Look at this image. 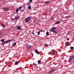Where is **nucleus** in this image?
Instances as JSON below:
<instances>
[{
	"instance_id": "f3484780",
	"label": "nucleus",
	"mask_w": 74,
	"mask_h": 74,
	"mask_svg": "<svg viewBox=\"0 0 74 74\" xmlns=\"http://www.w3.org/2000/svg\"><path fill=\"white\" fill-rule=\"evenodd\" d=\"M58 23H59V22L58 21H57L55 23L56 25H57V24H58Z\"/></svg>"
},
{
	"instance_id": "412c9836",
	"label": "nucleus",
	"mask_w": 74,
	"mask_h": 74,
	"mask_svg": "<svg viewBox=\"0 0 74 74\" xmlns=\"http://www.w3.org/2000/svg\"><path fill=\"white\" fill-rule=\"evenodd\" d=\"M15 64L16 65H17L18 64V61H16L15 62Z\"/></svg>"
},
{
	"instance_id": "2eb2a0df",
	"label": "nucleus",
	"mask_w": 74,
	"mask_h": 74,
	"mask_svg": "<svg viewBox=\"0 0 74 74\" xmlns=\"http://www.w3.org/2000/svg\"><path fill=\"white\" fill-rule=\"evenodd\" d=\"M4 41H5V40L4 39H2L1 40V42H4Z\"/></svg>"
},
{
	"instance_id": "e433bc0d",
	"label": "nucleus",
	"mask_w": 74,
	"mask_h": 74,
	"mask_svg": "<svg viewBox=\"0 0 74 74\" xmlns=\"http://www.w3.org/2000/svg\"><path fill=\"white\" fill-rule=\"evenodd\" d=\"M0 35H1V32H0Z\"/></svg>"
},
{
	"instance_id": "7c9ffc66",
	"label": "nucleus",
	"mask_w": 74,
	"mask_h": 74,
	"mask_svg": "<svg viewBox=\"0 0 74 74\" xmlns=\"http://www.w3.org/2000/svg\"><path fill=\"white\" fill-rule=\"evenodd\" d=\"M32 34H33V35H34V32H32Z\"/></svg>"
},
{
	"instance_id": "b1692460",
	"label": "nucleus",
	"mask_w": 74,
	"mask_h": 74,
	"mask_svg": "<svg viewBox=\"0 0 74 74\" xmlns=\"http://www.w3.org/2000/svg\"><path fill=\"white\" fill-rule=\"evenodd\" d=\"M28 9H30V8H31V6H29L28 7Z\"/></svg>"
},
{
	"instance_id": "393cba45",
	"label": "nucleus",
	"mask_w": 74,
	"mask_h": 74,
	"mask_svg": "<svg viewBox=\"0 0 74 74\" xmlns=\"http://www.w3.org/2000/svg\"><path fill=\"white\" fill-rule=\"evenodd\" d=\"M70 48L71 49H73V47H71Z\"/></svg>"
},
{
	"instance_id": "bb28decb",
	"label": "nucleus",
	"mask_w": 74,
	"mask_h": 74,
	"mask_svg": "<svg viewBox=\"0 0 74 74\" xmlns=\"http://www.w3.org/2000/svg\"><path fill=\"white\" fill-rule=\"evenodd\" d=\"M12 21H14L15 20H14V19L13 18H12Z\"/></svg>"
},
{
	"instance_id": "4be33fe9",
	"label": "nucleus",
	"mask_w": 74,
	"mask_h": 74,
	"mask_svg": "<svg viewBox=\"0 0 74 74\" xmlns=\"http://www.w3.org/2000/svg\"><path fill=\"white\" fill-rule=\"evenodd\" d=\"M53 32L54 33H55V34H58V32H57L55 31Z\"/></svg>"
},
{
	"instance_id": "f704fd0d",
	"label": "nucleus",
	"mask_w": 74,
	"mask_h": 74,
	"mask_svg": "<svg viewBox=\"0 0 74 74\" xmlns=\"http://www.w3.org/2000/svg\"><path fill=\"white\" fill-rule=\"evenodd\" d=\"M67 40H69V38H67Z\"/></svg>"
},
{
	"instance_id": "dca6fc26",
	"label": "nucleus",
	"mask_w": 74,
	"mask_h": 74,
	"mask_svg": "<svg viewBox=\"0 0 74 74\" xmlns=\"http://www.w3.org/2000/svg\"><path fill=\"white\" fill-rule=\"evenodd\" d=\"M8 41V40L6 41L5 42V44H7V43H8V42H9Z\"/></svg>"
},
{
	"instance_id": "0eeeda50",
	"label": "nucleus",
	"mask_w": 74,
	"mask_h": 74,
	"mask_svg": "<svg viewBox=\"0 0 74 74\" xmlns=\"http://www.w3.org/2000/svg\"><path fill=\"white\" fill-rule=\"evenodd\" d=\"M35 52L36 53H37V54H38V55L40 54L39 53H38V50H37V49H36V50H35Z\"/></svg>"
},
{
	"instance_id": "c85d7f7f",
	"label": "nucleus",
	"mask_w": 74,
	"mask_h": 74,
	"mask_svg": "<svg viewBox=\"0 0 74 74\" xmlns=\"http://www.w3.org/2000/svg\"><path fill=\"white\" fill-rule=\"evenodd\" d=\"M69 17H70V16H66V18H69Z\"/></svg>"
},
{
	"instance_id": "c9c22d12",
	"label": "nucleus",
	"mask_w": 74,
	"mask_h": 74,
	"mask_svg": "<svg viewBox=\"0 0 74 74\" xmlns=\"http://www.w3.org/2000/svg\"><path fill=\"white\" fill-rule=\"evenodd\" d=\"M27 5H30L29 4V3H28Z\"/></svg>"
},
{
	"instance_id": "5701e85b",
	"label": "nucleus",
	"mask_w": 74,
	"mask_h": 74,
	"mask_svg": "<svg viewBox=\"0 0 74 74\" xmlns=\"http://www.w3.org/2000/svg\"><path fill=\"white\" fill-rule=\"evenodd\" d=\"M52 52L54 55H55V51H53Z\"/></svg>"
},
{
	"instance_id": "423d86ee",
	"label": "nucleus",
	"mask_w": 74,
	"mask_h": 74,
	"mask_svg": "<svg viewBox=\"0 0 74 74\" xmlns=\"http://www.w3.org/2000/svg\"><path fill=\"white\" fill-rule=\"evenodd\" d=\"M3 9V10H4V11H9V8H4Z\"/></svg>"
},
{
	"instance_id": "72a5a7b5",
	"label": "nucleus",
	"mask_w": 74,
	"mask_h": 74,
	"mask_svg": "<svg viewBox=\"0 0 74 74\" xmlns=\"http://www.w3.org/2000/svg\"><path fill=\"white\" fill-rule=\"evenodd\" d=\"M66 45H67V46H69V45H68V44H67V43H66Z\"/></svg>"
},
{
	"instance_id": "a211bd4d",
	"label": "nucleus",
	"mask_w": 74,
	"mask_h": 74,
	"mask_svg": "<svg viewBox=\"0 0 74 74\" xmlns=\"http://www.w3.org/2000/svg\"><path fill=\"white\" fill-rule=\"evenodd\" d=\"M19 10V9L18 8H17V9H16V12H18V11H19V10Z\"/></svg>"
},
{
	"instance_id": "9d476101",
	"label": "nucleus",
	"mask_w": 74,
	"mask_h": 74,
	"mask_svg": "<svg viewBox=\"0 0 74 74\" xmlns=\"http://www.w3.org/2000/svg\"><path fill=\"white\" fill-rule=\"evenodd\" d=\"M17 28L18 30H21V27H20V26H18Z\"/></svg>"
},
{
	"instance_id": "4468645a",
	"label": "nucleus",
	"mask_w": 74,
	"mask_h": 74,
	"mask_svg": "<svg viewBox=\"0 0 74 74\" xmlns=\"http://www.w3.org/2000/svg\"><path fill=\"white\" fill-rule=\"evenodd\" d=\"M16 43L15 42L13 44V46H15L16 45Z\"/></svg>"
},
{
	"instance_id": "6e6552de",
	"label": "nucleus",
	"mask_w": 74,
	"mask_h": 74,
	"mask_svg": "<svg viewBox=\"0 0 74 74\" xmlns=\"http://www.w3.org/2000/svg\"><path fill=\"white\" fill-rule=\"evenodd\" d=\"M1 26H2L3 28H5V25H4L3 24V23H2L1 24Z\"/></svg>"
},
{
	"instance_id": "7ed1b4c3",
	"label": "nucleus",
	"mask_w": 74,
	"mask_h": 74,
	"mask_svg": "<svg viewBox=\"0 0 74 74\" xmlns=\"http://www.w3.org/2000/svg\"><path fill=\"white\" fill-rule=\"evenodd\" d=\"M26 47H27V49H31V48H32V46L31 45H29L28 44H27L26 45Z\"/></svg>"
},
{
	"instance_id": "c756f323",
	"label": "nucleus",
	"mask_w": 74,
	"mask_h": 74,
	"mask_svg": "<svg viewBox=\"0 0 74 74\" xmlns=\"http://www.w3.org/2000/svg\"><path fill=\"white\" fill-rule=\"evenodd\" d=\"M8 41L9 42H11L12 41V40H8Z\"/></svg>"
},
{
	"instance_id": "20e7f679",
	"label": "nucleus",
	"mask_w": 74,
	"mask_h": 74,
	"mask_svg": "<svg viewBox=\"0 0 74 74\" xmlns=\"http://www.w3.org/2000/svg\"><path fill=\"white\" fill-rule=\"evenodd\" d=\"M55 71V69H52L49 72V74H52V73H53V72H54V71Z\"/></svg>"
},
{
	"instance_id": "9b49d317",
	"label": "nucleus",
	"mask_w": 74,
	"mask_h": 74,
	"mask_svg": "<svg viewBox=\"0 0 74 74\" xmlns=\"http://www.w3.org/2000/svg\"><path fill=\"white\" fill-rule=\"evenodd\" d=\"M45 4H48L49 3H50V1H45Z\"/></svg>"
},
{
	"instance_id": "473e14b6",
	"label": "nucleus",
	"mask_w": 74,
	"mask_h": 74,
	"mask_svg": "<svg viewBox=\"0 0 74 74\" xmlns=\"http://www.w3.org/2000/svg\"><path fill=\"white\" fill-rule=\"evenodd\" d=\"M5 44V42H4L3 43H2V44Z\"/></svg>"
},
{
	"instance_id": "f03ea898",
	"label": "nucleus",
	"mask_w": 74,
	"mask_h": 74,
	"mask_svg": "<svg viewBox=\"0 0 74 74\" xmlns=\"http://www.w3.org/2000/svg\"><path fill=\"white\" fill-rule=\"evenodd\" d=\"M31 19H32V17L29 16L25 18V21L26 23H27Z\"/></svg>"
},
{
	"instance_id": "f8f14e48",
	"label": "nucleus",
	"mask_w": 74,
	"mask_h": 74,
	"mask_svg": "<svg viewBox=\"0 0 74 74\" xmlns=\"http://www.w3.org/2000/svg\"><path fill=\"white\" fill-rule=\"evenodd\" d=\"M38 64H41V61L40 60H38Z\"/></svg>"
},
{
	"instance_id": "f257e3e1",
	"label": "nucleus",
	"mask_w": 74,
	"mask_h": 74,
	"mask_svg": "<svg viewBox=\"0 0 74 74\" xmlns=\"http://www.w3.org/2000/svg\"><path fill=\"white\" fill-rule=\"evenodd\" d=\"M74 59V56H71L69 57L68 60L69 62H71L72 60H73Z\"/></svg>"
},
{
	"instance_id": "6ab92c4d",
	"label": "nucleus",
	"mask_w": 74,
	"mask_h": 74,
	"mask_svg": "<svg viewBox=\"0 0 74 74\" xmlns=\"http://www.w3.org/2000/svg\"><path fill=\"white\" fill-rule=\"evenodd\" d=\"M40 32H45V31H43V30L41 29L40 31Z\"/></svg>"
},
{
	"instance_id": "39448f33",
	"label": "nucleus",
	"mask_w": 74,
	"mask_h": 74,
	"mask_svg": "<svg viewBox=\"0 0 74 74\" xmlns=\"http://www.w3.org/2000/svg\"><path fill=\"white\" fill-rule=\"evenodd\" d=\"M55 30H56V28L55 27H53L51 28V31L52 32H53L55 31Z\"/></svg>"
},
{
	"instance_id": "2f4dec72",
	"label": "nucleus",
	"mask_w": 74,
	"mask_h": 74,
	"mask_svg": "<svg viewBox=\"0 0 74 74\" xmlns=\"http://www.w3.org/2000/svg\"><path fill=\"white\" fill-rule=\"evenodd\" d=\"M45 46H46V47H47L48 46V44H45Z\"/></svg>"
},
{
	"instance_id": "ddd939ff",
	"label": "nucleus",
	"mask_w": 74,
	"mask_h": 74,
	"mask_svg": "<svg viewBox=\"0 0 74 74\" xmlns=\"http://www.w3.org/2000/svg\"><path fill=\"white\" fill-rule=\"evenodd\" d=\"M19 18V17H15L14 18L15 20H17Z\"/></svg>"
},
{
	"instance_id": "cd10ccee",
	"label": "nucleus",
	"mask_w": 74,
	"mask_h": 74,
	"mask_svg": "<svg viewBox=\"0 0 74 74\" xmlns=\"http://www.w3.org/2000/svg\"><path fill=\"white\" fill-rule=\"evenodd\" d=\"M29 3H32V0H29Z\"/></svg>"
},
{
	"instance_id": "1a4fd4ad",
	"label": "nucleus",
	"mask_w": 74,
	"mask_h": 74,
	"mask_svg": "<svg viewBox=\"0 0 74 74\" xmlns=\"http://www.w3.org/2000/svg\"><path fill=\"white\" fill-rule=\"evenodd\" d=\"M22 6H20L19 8V10L20 11H22Z\"/></svg>"
},
{
	"instance_id": "a878e982",
	"label": "nucleus",
	"mask_w": 74,
	"mask_h": 74,
	"mask_svg": "<svg viewBox=\"0 0 74 74\" xmlns=\"http://www.w3.org/2000/svg\"><path fill=\"white\" fill-rule=\"evenodd\" d=\"M40 31H39L38 32V36L39 34H40Z\"/></svg>"
},
{
	"instance_id": "aec40b11",
	"label": "nucleus",
	"mask_w": 74,
	"mask_h": 74,
	"mask_svg": "<svg viewBox=\"0 0 74 74\" xmlns=\"http://www.w3.org/2000/svg\"><path fill=\"white\" fill-rule=\"evenodd\" d=\"M46 34L47 36H48L49 35V33L48 32H47Z\"/></svg>"
}]
</instances>
